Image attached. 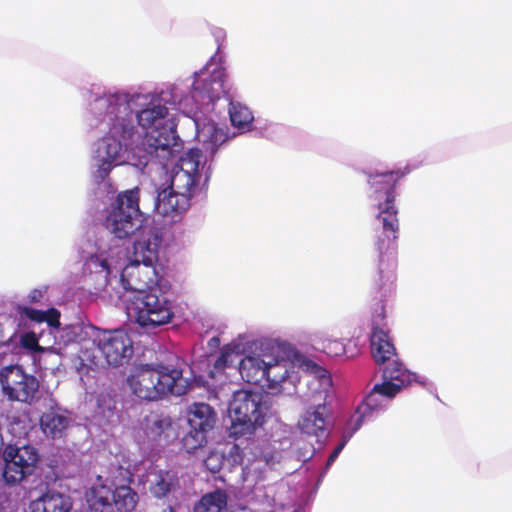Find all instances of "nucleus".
<instances>
[{"mask_svg":"<svg viewBox=\"0 0 512 512\" xmlns=\"http://www.w3.org/2000/svg\"><path fill=\"white\" fill-rule=\"evenodd\" d=\"M2 479L15 486L33 475L40 460L39 452L31 444H9L2 451Z\"/></svg>","mask_w":512,"mask_h":512,"instance_id":"12","label":"nucleus"},{"mask_svg":"<svg viewBox=\"0 0 512 512\" xmlns=\"http://www.w3.org/2000/svg\"><path fill=\"white\" fill-rule=\"evenodd\" d=\"M224 67L213 56L199 71L194 72L191 81V98L195 101L193 114H185L195 126L196 138L202 146L203 155L209 158L210 167L218 150L235 137L225 125L215 123L208 114L215 110L217 101L225 94Z\"/></svg>","mask_w":512,"mask_h":512,"instance_id":"3","label":"nucleus"},{"mask_svg":"<svg viewBox=\"0 0 512 512\" xmlns=\"http://www.w3.org/2000/svg\"><path fill=\"white\" fill-rule=\"evenodd\" d=\"M211 33L218 45V50L220 49L221 47V44L222 42L225 40L226 38V32L224 29L220 28V27H213L212 30H211Z\"/></svg>","mask_w":512,"mask_h":512,"instance_id":"36","label":"nucleus"},{"mask_svg":"<svg viewBox=\"0 0 512 512\" xmlns=\"http://www.w3.org/2000/svg\"><path fill=\"white\" fill-rule=\"evenodd\" d=\"M156 193V212L171 221H175L190 207V200L185 195L175 192L168 185L157 188Z\"/></svg>","mask_w":512,"mask_h":512,"instance_id":"20","label":"nucleus"},{"mask_svg":"<svg viewBox=\"0 0 512 512\" xmlns=\"http://www.w3.org/2000/svg\"><path fill=\"white\" fill-rule=\"evenodd\" d=\"M310 389L315 391L313 405L308 407L301 415L298 427L303 433L315 436L318 441H321V439H325L328 436L330 411L325 401L330 387L325 390V397L323 398L319 396L321 387L317 382Z\"/></svg>","mask_w":512,"mask_h":512,"instance_id":"16","label":"nucleus"},{"mask_svg":"<svg viewBox=\"0 0 512 512\" xmlns=\"http://www.w3.org/2000/svg\"><path fill=\"white\" fill-rule=\"evenodd\" d=\"M113 490L106 485H95L87 494V503L92 512H108L112 507Z\"/></svg>","mask_w":512,"mask_h":512,"instance_id":"27","label":"nucleus"},{"mask_svg":"<svg viewBox=\"0 0 512 512\" xmlns=\"http://www.w3.org/2000/svg\"><path fill=\"white\" fill-rule=\"evenodd\" d=\"M145 221L139 208V188L119 193L106 210L105 230L95 236L90 249L85 251L87 268L94 273H103L108 281L126 260L127 249L120 242L134 234L137 240L144 230L156 229Z\"/></svg>","mask_w":512,"mask_h":512,"instance_id":"2","label":"nucleus"},{"mask_svg":"<svg viewBox=\"0 0 512 512\" xmlns=\"http://www.w3.org/2000/svg\"><path fill=\"white\" fill-rule=\"evenodd\" d=\"M248 344L249 341L246 339V336L239 335L237 339L223 346L220 355L214 363L215 369L223 370L227 367L233 366L237 358L241 354L246 353V346Z\"/></svg>","mask_w":512,"mask_h":512,"instance_id":"25","label":"nucleus"},{"mask_svg":"<svg viewBox=\"0 0 512 512\" xmlns=\"http://www.w3.org/2000/svg\"><path fill=\"white\" fill-rule=\"evenodd\" d=\"M138 502V494L129 486L121 485L113 489L112 503L120 512L132 511Z\"/></svg>","mask_w":512,"mask_h":512,"instance_id":"28","label":"nucleus"},{"mask_svg":"<svg viewBox=\"0 0 512 512\" xmlns=\"http://www.w3.org/2000/svg\"><path fill=\"white\" fill-rule=\"evenodd\" d=\"M263 458L267 465L273 466L276 463H279L282 460L283 456L280 452H275L272 455L265 454L263 455Z\"/></svg>","mask_w":512,"mask_h":512,"instance_id":"38","label":"nucleus"},{"mask_svg":"<svg viewBox=\"0 0 512 512\" xmlns=\"http://www.w3.org/2000/svg\"><path fill=\"white\" fill-rule=\"evenodd\" d=\"M162 512H175V510H174L173 506L171 505V503H169L168 507L163 509Z\"/></svg>","mask_w":512,"mask_h":512,"instance_id":"41","label":"nucleus"},{"mask_svg":"<svg viewBox=\"0 0 512 512\" xmlns=\"http://www.w3.org/2000/svg\"><path fill=\"white\" fill-rule=\"evenodd\" d=\"M255 350H248L244 357L238 362V370L242 379L248 383H260L265 378V370L267 365V353L269 344L261 343L258 347L256 343Z\"/></svg>","mask_w":512,"mask_h":512,"instance_id":"19","label":"nucleus"},{"mask_svg":"<svg viewBox=\"0 0 512 512\" xmlns=\"http://www.w3.org/2000/svg\"><path fill=\"white\" fill-rule=\"evenodd\" d=\"M371 351L374 361L379 365L382 373V381L396 393L411 385L413 382L426 387L428 380L410 372L400 362L395 347L391 343L386 325L384 323V308L378 307L372 317Z\"/></svg>","mask_w":512,"mask_h":512,"instance_id":"7","label":"nucleus"},{"mask_svg":"<svg viewBox=\"0 0 512 512\" xmlns=\"http://www.w3.org/2000/svg\"><path fill=\"white\" fill-rule=\"evenodd\" d=\"M271 501H273V499H271V500H270V499L267 497L268 506H272Z\"/></svg>","mask_w":512,"mask_h":512,"instance_id":"42","label":"nucleus"},{"mask_svg":"<svg viewBox=\"0 0 512 512\" xmlns=\"http://www.w3.org/2000/svg\"><path fill=\"white\" fill-rule=\"evenodd\" d=\"M397 394L394 388H390L385 383H376L349 420L361 428L365 422L384 411Z\"/></svg>","mask_w":512,"mask_h":512,"instance_id":"17","label":"nucleus"},{"mask_svg":"<svg viewBox=\"0 0 512 512\" xmlns=\"http://www.w3.org/2000/svg\"><path fill=\"white\" fill-rule=\"evenodd\" d=\"M44 337H45L44 330L41 331L39 337L36 336V333L34 331L28 332V333H24L21 335L20 342H21V345L29 351H33V352L40 351V350H42V348L39 345V341L42 340L43 342H45Z\"/></svg>","mask_w":512,"mask_h":512,"instance_id":"35","label":"nucleus"},{"mask_svg":"<svg viewBox=\"0 0 512 512\" xmlns=\"http://www.w3.org/2000/svg\"><path fill=\"white\" fill-rule=\"evenodd\" d=\"M215 412L206 403H194L187 412L188 429L182 444L188 453L194 452L206 443V434L215 424Z\"/></svg>","mask_w":512,"mask_h":512,"instance_id":"13","label":"nucleus"},{"mask_svg":"<svg viewBox=\"0 0 512 512\" xmlns=\"http://www.w3.org/2000/svg\"><path fill=\"white\" fill-rule=\"evenodd\" d=\"M161 244L159 229L144 230L139 239L134 240L132 253L126 256L118 272L114 271L108 281L103 273H98L102 277V284L116 289L120 298L128 292L136 294L157 287L159 275L156 263Z\"/></svg>","mask_w":512,"mask_h":512,"instance_id":"5","label":"nucleus"},{"mask_svg":"<svg viewBox=\"0 0 512 512\" xmlns=\"http://www.w3.org/2000/svg\"><path fill=\"white\" fill-rule=\"evenodd\" d=\"M140 431L143 433L144 440L148 442L168 441L173 435L171 418L151 413L141 421Z\"/></svg>","mask_w":512,"mask_h":512,"instance_id":"21","label":"nucleus"},{"mask_svg":"<svg viewBox=\"0 0 512 512\" xmlns=\"http://www.w3.org/2000/svg\"><path fill=\"white\" fill-rule=\"evenodd\" d=\"M83 97L84 122L101 135L91 147V175L97 184L104 183L118 166L144 171L154 165L153 158L165 166L182 149L168 106L183 115L195 110L189 80L146 93L86 90Z\"/></svg>","mask_w":512,"mask_h":512,"instance_id":"1","label":"nucleus"},{"mask_svg":"<svg viewBox=\"0 0 512 512\" xmlns=\"http://www.w3.org/2000/svg\"><path fill=\"white\" fill-rule=\"evenodd\" d=\"M268 410L269 406L261 393L248 390L234 392L228 406L231 420L229 436L235 440L251 436L264 424Z\"/></svg>","mask_w":512,"mask_h":512,"instance_id":"10","label":"nucleus"},{"mask_svg":"<svg viewBox=\"0 0 512 512\" xmlns=\"http://www.w3.org/2000/svg\"><path fill=\"white\" fill-rule=\"evenodd\" d=\"M293 445L296 446V448L298 450L296 452V458L298 461L305 462L312 457V455L314 453V449L310 448V447H305V448L301 447L300 441L293 443L289 437H285L279 441V449L281 451L291 448Z\"/></svg>","mask_w":512,"mask_h":512,"instance_id":"33","label":"nucleus"},{"mask_svg":"<svg viewBox=\"0 0 512 512\" xmlns=\"http://www.w3.org/2000/svg\"><path fill=\"white\" fill-rule=\"evenodd\" d=\"M0 383L4 395L11 401L30 403L38 391L36 377L27 374L18 365L5 366L0 370Z\"/></svg>","mask_w":512,"mask_h":512,"instance_id":"14","label":"nucleus"},{"mask_svg":"<svg viewBox=\"0 0 512 512\" xmlns=\"http://www.w3.org/2000/svg\"><path fill=\"white\" fill-rule=\"evenodd\" d=\"M72 508L70 496L56 490H48L31 503L32 512H69Z\"/></svg>","mask_w":512,"mask_h":512,"instance_id":"22","label":"nucleus"},{"mask_svg":"<svg viewBox=\"0 0 512 512\" xmlns=\"http://www.w3.org/2000/svg\"><path fill=\"white\" fill-rule=\"evenodd\" d=\"M129 301L127 313L141 327L161 326L174 316L173 303L159 287L133 294Z\"/></svg>","mask_w":512,"mask_h":512,"instance_id":"11","label":"nucleus"},{"mask_svg":"<svg viewBox=\"0 0 512 512\" xmlns=\"http://www.w3.org/2000/svg\"><path fill=\"white\" fill-rule=\"evenodd\" d=\"M115 402L110 395L100 394L97 397V411L96 413L109 419L114 415Z\"/></svg>","mask_w":512,"mask_h":512,"instance_id":"34","label":"nucleus"},{"mask_svg":"<svg viewBox=\"0 0 512 512\" xmlns=\"http://www.w3.org/2000/svg\"><path fill=\"white\" fill-rule=\"evenodd\" d=\"M399 172L385 171L368 175V198L371 206L377 209L375 219V250L378 253L375 283L379 289L392 284L396 268L395 240L399 221L395 206V183Z\"/></svg>","mask_w":512,"mask_h":512,"instance_id":"4","label":"nucleus"},{"mask_svg":"<svg viewBox=\"0 0 512 512\" xmlns=\"http://www.w3.org/2000/svg\"><path fill=\"white\" fill-rule=\"evenodd\" d=\"M21 315L28 318L36 324L45 323L49 329V334L54 338L60 333V312L55 308L48 310H38L28 306L20 308Z\"/></svg>","mask_w":512,"mask_h":512,"instance_id":"24","label":"nucleus"},{"mask_svg":"<svg viewBox=\"0 0 512 512\" xmlns=\"http://www.w3.org/2000/svg\"><path fill=\"white\" fill-rule=\"evenodd\" d=\"M312 341L318 349L330 357L342 356L346 351L345 345L340 340L331 338L326 332L315 333Z\"/></svg>","mask_w":512,"mask_h":512,"instance_id":"30","label":"nucleus"},{"mask_svg":"<svg viewBox=\"0 0 512 512\" xmlns=\"http://www.w3.org/2000/svg\"><path fill=\"white\" fill-rule=\"evenodd\" d=\"M149 494L167 503L177 502L182 491L181 479L174 469H151L146 475Z\"/></svg>","mask_w":512,"mask_h":512,"instance_id":"18","label":"nucleus"},{"mask_svg":"<svg viewBox=\"0 0 512 512\" xmlns=\"http://www.w3.org/2000/svg\"><path fill=\"white\" fill-rule=\"evenodd\" d=\"M265 378L268 388L291 396L296 393V385L300 381V371L309 373V387L320 385V398L325 397V390L331 387L328 372L291 346H269L267 353Z\"/></svg>","mask_w":512,"mask_h":512,"instance_id":"6","label":"nucleus"},{"mask_svg":"<svg viewBox=\"0 0 512 512\" xmlns=\"http://www.w3.org/2000/svg\"><path fill=\"white\" fill-rule=\"evenodd\" d=\"M46 290H47V288L43 287L40 289H34V290L30 291V293L28 294L29 301L32 303L39 302L43 298V295L46 292Z\"/></svg>","mask_w":512,"mask_h":512,"instance_id":"37","label":"nucleus"},{"mask_svg":"<svg viewBox=\"0 0 512 512\" xmlns=\"http://www.w3.org/2000/svg\"><path fill=\"white\" fill-rule=\"evenodd\" d=\"M220 345V339L217 336H214L208 340V347L213 350L218 348Z\"/></svg>","mask_w":512,"mask_h":512,"instance_id":"39","label":"nucleus"},{"mask_svg":"<svg viewBox=\"0 0 512 512\" xmlns=\"http://www.w3.org/2000/svg\"><path fill=\"white\" fill-rule=\"evenodd\" d=\"M222 98H224L228 104V112L232 126L236 128L240 133L250 131L254 120L253 113L246 105L231 99V97L228 95L226 82L225 94L221 96V99Z\"/></svg>","mask_w":512,"mask_h":512,"instance_id":"23","label":"nucleus"},{"mask_svg":"<svg viewBox=\"0 0 512 512\" xmlns=\"http://www.w3.org/2000/svg\"><path fill=\"white\" fill-rule=\"evenodd\" d=\"M101 352L108 365L118 366L133 354L132 340L123 330L104 331L92 339V346Z\"/></svg>","mask_w":512,"mask_h":512,"instance_id":"15","label":"nucleus"},{"mask_svg":"<svg viewBox=\"0 0 512 512\" xmlns=\"http://www.w3.org/2000/svg\"><path fill=\"white\" fill-rule=\"evenodd\" d=\"M132 393L140 399L154 401L167 395L182 396L192 385L183 371L168 365H143L127 379Z\"/></svg>","mask_w":512,"mask_h":512,"instance_id":"8","label":"nucleus"},{"mask_svg":"<svg viewBox=\"0 0 512 512\" xmlns=\"http://www.w3.org/2000/svg\"><path fill=\"white\" fill-rule=\"evenodd\" d=\"M227 505L226 494L220 490L202 496L195 505L194 512H222Z\"/></svg>","mask_w":512,"mask_h":512,"instance_id":"29","label":"nucleus"},{"mask_svg":"<svg viewBox=\"0 0 512 512\" xmlns=\"http://www.w3.org/2000/svg\"><path fill=\"white\" fill-rule=\"evenodd\" d=\"M360 429V427H358L356 424L354 423H351V420H348L345 424V427L342 431V435H341V441L339 442V444L335 447V449L333 450V452L330 454L328 460H327V463H326V468L328 469L333 463L334 461L337 459V457L339 456V454L341 453V451L344 449L345 445L348 443V441L351 439V437L353 436V434L358 431Z\"/></svg>","mask_w":512,"mask_h":512,"instance_id":"31","label":"nucleus"},{"mask_svg":"<svg viewBox=\"0 0 512 512\" xmlns=\"http://www.w3.org/2000/svg\"><path fill=\"white\" fill-rule=\"evenodd\" d=\"M233 512H254L251 508L246 506H241L236 508Z\"/></svg>","mask_w":512,"mask_h":512,"instance_id":"40","label":"nucleus"},{"mask_svg":"<svg viewBox=\"0 0 512 512\" xmlns=\"http://www.w3.org/2000/svg\"><path fill=\"white\" fill-rule=\"evenodd\" d=\"M91 343L92 340H87L80 345L79 359L81 360L83 365L99 366L101 365V359L99 357V354H101V352L94 349V346H92ZM95 347H97V344L95 345Z\"/></svg>","mask_w":512,"mask_h":512,"instance_id":"32","label":"nucleus"},{"mask_svg":"<svg viewBox=\"0 0 512 512\" xmlns=\"http://www.w3.org/2000/svg\"><path fill=\"white\" fill-rule=\"evenodd\" d=\"M71 420L68 416L57 411L44 413L40 418V425L44 434L53 439L62 437Z\"/></svg>","mask_w":512,"mask_h":512,"instance_id":"26","label":"nucleus"},{"mask_svg":"<svg viewBox=\"0 0 512 512\" xmlns=\"http://www.w3.org/2000/svg\"><path fill=\"white\" fill-rule=\"evenodd\" d=\"M176 158H178V162L170 172L168 186L174 189L175 192L185 195L191 201L197 188L206 186L211 178L212 167H210L209 158L204 156L198 148H191L181 156L178 154ZM155 159L153 158L154 165L150 169L145 168L141 172L150 174L154 167L156 170H162L166 168L169 162V160L166 161L165 166H162L159 161L157 164ZM171 160H174V158Z\"/></svg>","mask_w":512,"mask_h":512,"instance_id":"9","label":"nucleus"}]
</instances>
